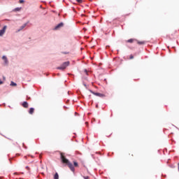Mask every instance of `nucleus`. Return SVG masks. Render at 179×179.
Returning a JSON list of instances; mask_svg holds the SVG:
<instances>
[{
  "instance_id": "20",
  "label": "nucleus",
  "mask_w": 179,
  "mask_h": 179,
  "mask_svg": "<svg viewBox=\"0 0 179 179\" xmlns=\"http://www.w3.org/2000/svg\"><path fill=\"white\" fill-rule=\"evenodd\" d=\"M129 156H131V157H134V154L129 153Z\"/></svg>"
},
{
  "instance_id": "4",
  "label": "nucleus",
  "mask_w": 179,
  "mask_h": 179,
  "mask_svg": "<svg viewBox=\"0 0 179 179\" xmlns=\"http://www.w3.org/2000/svg\"><path fill=\"white\" fill-rule=\"evenodd\" d=\"M8 27L5 25L1 30H0V37H2L3 34H5V32L6 31V29Z\"/></svg>"
},
{
  "instance_id": "23",
  "label": "nucleus",
  "mask_w": 179,
  "mask_h": 179,
  "mask_svg": "<svg viewBox=\"0 0 179 179\" xmlns=\"http://www.w3.org/2000/svg\"><path fill=\"white\" fill-rule=\"evenodd\" d=\"M62 54H69V52H62Z\"/></svg>"
},
{
  "instance_id": "24",
  "label": "nucleus",
  "mask_w": 179,
  "mask_h": 179,
  "mask_svg": "<svg viewBox=\"0 0 179 179\" xmlns=\"http://www.w3.org/2000/svg\"><path fill=\"white\" fill-rule=\"evenodd\" d=\"M85 73H87V70H85Z\"/></svg>"
},
{
  "instance_id": "19",
  "label": "nucleus",
  "mask_w": 179,
  "mask_h": 179,
  "mask_svg": "<svg viewBox=\"0 0 179 179\" xmlns=\"http://www.w3.org/2000/svg\"><path fill=\"white\" fill-rule=\"evenodd\" d=\"M84 179H89V176H83Z\"/></svg>"
},
{
  "instance_id": "3",
  "label": "nucleus",
  "mask_w": 179,
  "mask_h": 179,
  "mask_svg": "<svg viewBox=\"0 0 179 179\" xmlns=\"http://www.w3.org/2000/svg\"><path fill=\"white\" fill-rule=\"evenodd\" d=\"M90 93L92 94H94V96H97L98 97H104V94L99 93V92H94L92 90H90Z\"/></svg>"
},
{
  "instance_id": "16",
  "label": "nucleus",
  "mask_w": 179,
  "mask_h": 179,
  "mask_svg": "<svg viewBox=\"0 0 179 179\" xmlns=\"http://www.w3.org/2000/svg\"><path fill=\"white\" fill-rule=\"evenodd\" d=\"M78 3H82V0H76Z\"/></svg>"
},
{
  "instance_id": "21",
  "label": "nucleus",
  "mask_w": 179,
  "mask_h": 179,
  "mask_svg": "<svg viewBox=\"0 0 179 179\" xmlns=\"http://www.w3.org/2000/svg\"><path fill=\"white\" fill-rule=\"evenodd\" d=\"M3 82H2V80H0V85H3Z\"/></svg>"
},
{
  "instance_id": "22",
  "label": "nucleus",
  "mask_w": 179,
  "mask_h": 179,
  "mask_svg": "<svg viewBox=\"0 0 179 179\" xmlns=\"http://www.w3.org/2000/svg\"><path fill=\"white\" fill-rule=\"evenodd\" d=\"M27 170H30V168L29 166H26Z\"/></svg>"
},
{
  "instance_id": "6",
  "label": "nucleus",
  "mask_w": 179,
  "mask_h": 179,
  "mask_svg": "<svg viewBox=\"0 0 179 179\" xmlns=\"http://www.w3.org/2000/svg\"><path fill=\"white\" fill-rule=\"evenodd\" d=\"M137 42V44H138V45H143L145 44H146V41H136Z\"/></svg>"
},
{
  "instance_id": "1",
  "label": "nucleus",
  "mask_w": 179,
  "mask_h": 179,
  "mask_svg": "<svg viewBox=\"0 0 179 179\" xmlns=\"http://www.w3.org/2000/svg\"><path fill=\"white\" fill-rule=\"evenodd\" d=\"M60 159L62 160V162L64 163V164H66L68 167L70 169V170L75 173V167H73V164L69 162L68 159L65 157V153L61 152L60 153Z\"/></svg>"
},
{
  "instance_id": "2",
  "label": "nucleus",
  "mask_w": 179,
  "mask_h": 179,
  "mask_svg": "<svg viewBox=\"0 0 179 179\" xmlns=\"http://www.w3.org/2000/svg\"><path fill=\"white\" fill-rule=\"evenodd\" d=\"M66 66H69V62H64L62 66L57 67V69H62L64 71L66 68Z\"/></svg>"
},
{
  "instance_id": "17",
  "label": "nucleus",
  "mask_w": 179,
  "mask_h": 179,
  "mask_svg": "<svg viewBox=\"0 0 179 179\" xmlns=\"http://www.w3.org/2000/svg\"><path fill=\"white\" fill-rule=\"evenodd\" d=\"M15 10L19 11V10H20V8H16L15 9Z\"/></svg>"
},
{
  "instance_id": "10",
  "label": "nucleus",
  "mask_w": 179,
  "mask_h": 179,
  "mask_svg": "<svg viewBox=\"0 0 179 179\" xmlns=\"http://www.w3.org/2000/svg\"><path fill=\"white\" fill-rule=\"evenodd\" d=\"M34 113V108H29V114L33 115Z\"/></svg>"
},
{
  "instance_id": "25",
  "label": "nucleus",
  "mask_w": 179,
  "mask_h": 179,
  "mask_svg": "<svg viewBox=\"0 0 179 179\" xmlns=\"http://www.w3.org/2000/svg\"><path fill=\"white\" fill-rule=\"evenodd\" d=\"M14 174H15V175H16V174H17V172H15V173H14Z\"/></svg>"
},
{
  "instance_id": "11",
  "label": "nucleus",
  "mask_w": 179,
  "mask_h": 179,
  "mask_svg": "<svg viewBox=\"0 0 179 179\" xmlns=\"http://www.w3.org/2000/svg\"><path fill=\"white\" fill-rule=\"evenodd\" d=\"M2 59H3L5 64H8V58L6 57V56H3L2 57Z\"/></svg>"
},
{
  "instance_id": "5",
  "label": "nucleus",
  "mask_w": 179,
  "mask_h": 179,
  "mask_svg": "<svg viewBox=\"0 0 179 179\" xmlns=\"http://www.w3.org/2000/svg\"><path fill=\"white\" fill-rule=\"evenodd\" d=\"M61 27H64V24L62 22L59 23L55 27V30H58L59 29H61Z\"/></svg>"
},
{
  "instance_id": "27",
  "label": "nucleus",
  "mask_w": 179,
  "mask_h": 179,
  "mask_svg": "<svg viewBox=\"0 0 179 179\" xmlns=\"http://www.w3.org/2000/svg\"><path fill=\"white\" fill-rule=\"evenodd\" d=\"M85 124H87V122H85Z\"/></svg>"
},
{
  "instance_id": "26",
  "label": "nucleus",
  "mask_w": 179,
  "mask_h": 179,
  "mask_svg": "<svg viewBox=\"0 0 179 179\" xmlns=\"http://www.w3.org/2000/svg\"><path fill=\"white\" fill-rule=\"evenodd\" d=\"M30 98H27V100H29Z\"/></svg>"
},
{
  "instance_id": "15",
  "label": "nucleus",
  "mask_w": 179,
  "mask_h": 179,
  "mask_svg": "<svg viewBox=\"0 0 179 179\" xmlns=\"http://www.w3.org/2000/svg\"><path fill=\"white\" fill-rule=\"evenodd\" d=\"M10 86H17L16 83H14L13 81H11Z\"/></svg>"
},
{
  "instance_id": "12",
  "label": "nucleus",
  "mask_w": 179,
  "mask_h": 179,
  "mask_svg": "<svg viewBox=\"0 0 179 179\" xmlns=\"http://www.w3.org/2000/svg\"><path fill=\"white\" fill-rule=\"evenodd\" d=\"M54 179H59V176H58L57 173L55 174Z\"/></svg>"
},
{
  "instance_id": "18",
  "label": "nucleus",
  "mask_w": 179,
  "mask_h": 179,
  "mask_svg": "<svg viewBox=\"0 0 179 179\" xmlns=\"http://www.w3.org/2000/svg\"><path fill=\"white\" fill-rule=\"evenodd\" d=\"M24 2V0H20V3H23Z\"/></svg>"
},
{
  "instance_id": "14",
  "label": "nucleus",
  "mask_w": 179,
  "mask_h": 179,
  "mask_svg": "<svg viewBox=\"0 0 179 179\" xmlns=\"http://www.w3.org/2000/svg\"><path fill=\"white\" fill-rule=\"evenodd\" d=\"M127 59H134V55H130L129 56V57H127Z\"/></svg>"
},
{
  "instance_id": "13",
  "label": "nucleus",
  "mask_w": 179,
  "mask_h": 179,
  "mask_svg": "<svg viewBox=\"0 0 179 179\" xmlns=\"http://www.w3.org/2000/svg\"><path fill=\"white\" fill-rule=\"evenodd\" d=\"M74 167H79V164L76 162H73Z\"/></svg>"
},
{
  "instance_id": "7",
  "label": "nucleus",
  "mask_w": 179,
  "mask_h": 179,
  "mask_svg": "<svg viewBox=\"0 0 179 179\" xmlns=\"http://www.w3.org/2000/svg\"><path fill=\"white\" fill-rule=\"evenodd\" d=\"M22 107H24V108H29V103H27V101H24L22 103Z\"/></svg>"
},
{
  "instance_id": "8",
  "label": "nucleus",
  "mask_w": 179,
  "mask_h": 179,
  "mask_svg": "<svg viewBox=\"0 0 179 179\" xmlns=\"http://www.w3.org/2000/svg\"><path fill=\"white\" fill-rule=\"evenodd\" d=\"M134 41H136V39H135V38H131V39H129V40L126 41V43H134Z\"/></svg>"
},
{
  "instance_id": "9",
  "label": "nucleus",
  "mask_w": 179,
  "mask_h": 179,
  "mask_svg": "<svg viewBox=\"0 0 179 179\" xmlns=\"http://www.w3.org/2000/svg\"><path fill=\"white\" fill-rule=\"evenodd\" d=\"M26 26H27V24H24L22 26L20 27V29H18L17 31H21V30H23L24 27H26Z\"/></svg>"
}]
</instances>
